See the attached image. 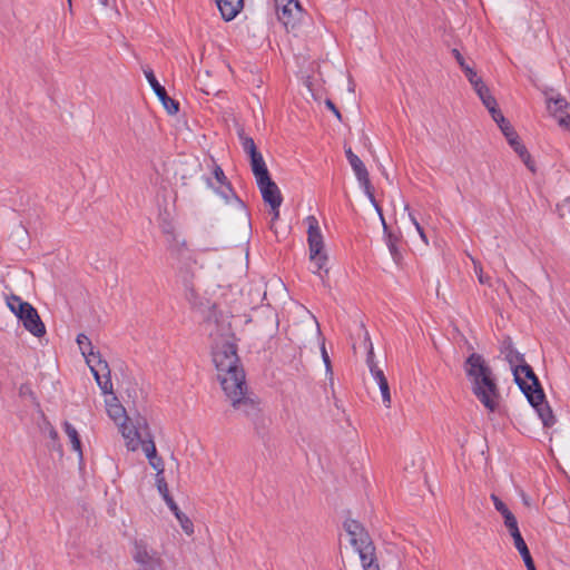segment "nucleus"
<instances>
[{"label":"nucleus","mask_w":570,"mask_h":570,"mask_svg":"<svg viewBox=\"0 0 570 570\" xmlns=\"http://www.w3.org/2000/svg\"><path fill=\"white\" fill-rule=\"evenodd\" d=\"M515 549L519 551V553L521 554L522 559H525V558L531 556L530 551L528 549L527 543H522L521 546L517 547Z\"/></svg>","instance_id":"nucleus-48"},{"label":"nucleus","mask_w":570,"mask_h":570,"mask_svg":"<svg viewBox=\"0 0 570 570\" xmlns=\"http://www.w3.org/2000/svg\"><path fill=\"white\" fill-rule=\"evenodd\" d=\"M322 357L325 363L326 370L330 372L331 371V360L328 357V354H327L324 345L322 346Z\"/></svg>","instance_id":"nucleus-49"},{"label":"nucleus","mask_w":570,"mask_h":570,"mask_svg":"<svg viewBox=\"0 0 570 570\" xmlns=\"http://www.w3.org/2000/svg\"><path fill=\"white\" fill-rule=\"evenodd\" d=\"M46 429L48 431V436L52 440L53 443H57V449L61 450V445L58 443V432L56 429L50 423H47Z\"/></svg>","instance_id":"nucleus-39"},{"label":"nucleus","mask_w":570,"mask_h":570,"mask_svg":"<svg viewBox=\"0 0 570 570\" xmlns=\"http://www.w3.org/2000/svg\"><path fill=\"white\" fill-rule=\"evenodd\" d=\"M213 361L217 368V376L222 389L237 386L243 383L245 372L239 363L236 345L227 340L217 343L213 348Z\"/></svg>","instance_id":"nucleus-3"},{"label":"nucleus","mask_w":570,"mask_h":570,"mask_svg":"<svg viewBox=\"0 0 570 570\" xmlns=\"http://www.w3.org/2000/svg\"><path fill=\"white\" fill-rule=\"evenodd\" d=\"M409 217H410V220L412 222V224L415 226L421 239L428 244V238H426V235L423 230V228L421 227V225L419 224V222L416 220L415 216L412 214V213H409Z\"/></svg>","instance_id":"nucleus-37"},{"label":"nucleus","mask_w":570,"mask_h":570,"mask_svg":"<svg viewBox=\"0 0 570 570\" xmlns=\"http://www.w3.org/2000/svg\"><path fill=\"white\" fill-rule=\"evenodd\" d=\"M371 204L374 206L375 210L377 212V214H379V216H380V219H381V222H382V226H383V230H384V235L386 236V235H387V233H392V232H391V230L389 229V227H387V224H386L385 218H384V216H383L382 208H381V206L377 204V202H376V199H375V198H374V203H371Z\"/></svg>","instance_id":"nucleus-36"},{"label":"nucleus","mask_w":570,"mask_h":570,"mask_svg":"<svg viewBox=\"0 0 570 570\" xmlns=\"http://www.w3.org/2000/svg\"><path fill=\"white\" fill-rule=\"evenodd\" d=\"M131 557L138 566V570H161L163 559L159 553L149 548L142 540H136L134 542Z\"/></svg>","instance_id":"nucleus-9"},{"label":"nucleus","mask_w":570,"mask_h":570,"mask_svg":"<svg viewBox=\"0 0 570 570\" xmlns=\"http://www.w3.org/2000/svg\"><path fill=\"white\" fill-rule=\"evenodd\" d=\"M249 158H250L252 171L256 178V183L271 177L268 169L266 167L265 160L261 153H258L255 156H252Z\"/></svg>","instance_id":"nucleus-19"},{"label":"nucleus","mask_w":570,"mask_h":570,"mask_svg":"<svg viewBox=\"0 0 570 570\" xmlns=\"http://www.w3.org/2000/svg\"><path fill=\"white\" fill-rule=\"evenodd\" d=\"M463 72L473 88L483 82L482 78L478 76L476 71L472 67L465 68V71Z\"/></svg>","instance_id":"nucleus-34"},{"label":"nucleus","mask_w":570,"mask_h":570,"mask_svg":"<svg viewBox=\"0 0 570 570\" xmlns=\"http://www.w3.org/2000/svg\"><path fill=\"white\" fill-rule=\"evenodd\" d=\"M176 519L187 535H191L194 533V523L185 513H177Z\"/></svg>","instance_id":"nucleus-28"},{"label":"nucleus","mask_w":570,"mask_h":570,"mask_svg":"<svg viewBox=\"0 0 570 570\" xmlns=\"http://www.w3.org/2000/svg\"><path fill=\"white\" fill-rule=\"evenodd\" d=\"M164 500L175 517H177V513H181L180 509L178 508L177 503L175 502V500L171 497L166 498Z\"/></svg>","instance_id":"nucleus-42"},{"label":"nucleus","mask_w":570,"mask_h":570,"mask_svg":"<svg viewBox=\"0 0 570 570\" xmlns=\"http://www.w3.org/2000/svg\"><path fill=\"white\" fill-rule=\"evenodd\" d=\"M88 365L90 371L101 390L104 395H112L114 386L111 382L110 368L106 360L101 358L100 354H97V360L88 357Z\"/></svg>","instance_id":"nucleus-10"},{"label":"nucleus","mask_w":570,"mask_h":570,"mask_svg":"<svg viewBox=\"0 0 570 570\" xmlns=\"http://www.w3.org/2000/svg\"><path fill=\"white\" fill-rule=\"evenodd\" d=\"M487 109L491 114L493 120L499 125V127L508 122L501 110L498 108L497 104L489 106Z\"/></svg>","instance_id":"nucleus-30"},{"label":"nucleus","mask_w":570,"mask_h":570,"mask_svg":"<svg viewBox=\"0 0 570 570\" xmlns=\"http://www.w3.org/2000/svg\"><path fill=\"white\" fill-rule=\"evenodd\" d=\"M464 371L474 396L488 411H497L501 395L493 371L484 357L472 353L464 362Z\"/></svg>","instance_id":"nucleus-2"},{"label":"nucleus","mask_w":570,"mask_h":570,"mask_svg":"<svg viewBox=\"0 0 570 570\" xmlns=\"http://www.w3.org/2000/svg\"><path fill=\"white\" fill-rule=\"evenodd\" d=\"M419 570H432V569L428 566H421V568Z\"/></svg>","instance_id":"nucleus-60"},{"label":"nucleus","mask_w":570,"mask_h":570,"mask_svg":"<svg viewBox=\"0 0 570 570\" xmlns=\"http://www.w3.org/2000/svg\"><path fill=\"white\" fill-rule=\"evenodd\" d=\"M350 165L360 181L361 186L364 189L365 195L367 196L368 200L371 203H374V194H373V187L370 181L368 171L363 164V161L356 156L355 158H352L350 161Z\"/></svg>","instance_id":"nucleus-15"},{"label":"nucleus","mask_w":570,"mask_h":570,"mask_svg":"<svg viewBox=\"0 0 570 570\" xmlns=\"http://www.w3.org/2000/svg\"><path fill=\"white\" fill-rule=\"evenodd\" d=\"M500 353L510 364L514 381L528 399L529 403L535 409L544 428H551L556 423V416L546 401L544 392L532 367L527 364L523 354L518 352L511 337L502 340Z\"/></svg>","instance_id":"nucleus-1"},{"label":"nucleus","mask_w":570,"mask_h":570,"mask_svg":"<svg viewBox=\"0 0 570 570\" xmlns=\"http://www.w3.org/2000/svg\"><path fill=\"white\" fill-rule=\"evenodd\" d=\"M501 515L503 518L504 525L509 532L519 528L517 518L510 510Z\"/></svg>","instance_id":"nucleus-32"},{"label":"nucleus","mask_w":570,"mask_h":570,"mask_svg":"<svg viewBox=\"0 0 570 570\" xmlns=\"http://www.w3.org/2000/svg\"><path fill=\"white\" fill-rule=\"evenodd\" d=\"M485 106L488 108L489 106L495 105V98L491 95L489 88L485 86L484 82L479 83L476 87L473 88Z\"/></svg>","instance_id":"nucleus-24"},{"label":"nucleus","mask_w":570,"mask_h":570,"mask_svg":"<svg viewBox=\"0 0 570 570\" xmlns=\"http://www.w3.org/2000/svg\"><path fill=\"white\" fill-rule=\"evenodd\" d=\"M144 73L167 112L169 115H176L179 110V104L167 95L166 89L158 82L150 68H144Z\"/></svg>","instance_id":"nucleus-11"},{"label":"nucleus","mask_w":570,"mask_h":570,"mask_svg":"<svg viewBox=\"0 0 570 570\" xmlns=\"http://www.w3.org/2000/svg\"><path fill=\"white\" fill-rule=\"evenodd\" d=\"M524 563H525V567L528 570H537L535 567H534V562L532 560V557H528L525 559H523Z\"/></svg>","instance_id":"nucleus-52"},{"label":"nucleus","mask_w":570,"mask_h":570,"mask_svg":"<svg viewBox=\"0 0 570 570\" xmlns=\"http://www.w3.org/2000/svg\"><path fill=\"white\" fill-rule=\"evenodd\" d=\"M370 372H371L372 376L374 377V380H375L377 383H380V382H382V381L386 380V377H385V375H384L383 371H382L381 368H379V367H374V368L372 367V370H371Z\"/></svg>","instance_id":"nucleus-43"},{"label":"nucleus","mask_w":570,"mask_h":570,"mask_svg":"<svg viewBox=\"0 0 570 570\" xmlns=\"http://www.w3.org/2000/svg\"><path fill=\"white\" fill-rule=\"evenodd\" d=\"M381 390L382 400L386 407L391 406V392L387 380L377 383Z\"/></svg>","instance_id":"nucleus-31"},{"label":"nucleus","mask_w":570,"mask_h":570,"mask_svg":"<svg viewBox=\"0 0 570 570\" xmlns=\"http://www.w3.org/2000/svg\"><path fill=\"white\" fill-rule=\"evenodd\" d=\"M500 129L502 134L505 136L509 145L513 144L514 141L519 140L518 134L513 129V127L508 121L507 124L500 126Z\"/></svg>","instance_id":"nucleus-29"},{"label":"nucleus","mask_w":570,"mask_h":570,"mask_svg":"<svg viewBox=\"0 0 570 570\" xmlns=\"http://www.w3.org/2000/svg\"><path fill=\"white\" fill-rule=\"evenodd\" d=\"M294 0H275V9H276V13L277 16L279 14V12L282 10L285 9V7H287L289 3H292Z\"/></svg>","instance_id":"nucleus-44"},{"label":"nucleus","mask_w":570,"mask_h":570,"mask_svg":"<svg viewBox=\"0 0 570 570\" xmlns=\"http://www.w3.org/2000/svg\"><path fill=\"white\" fill-rule=\"evenodd\" d=\"M307 224V243L309 249V259L315 269L313 273L320 274L327 263V254L324 252V239L320 228L318 220L315 216H307L305 219Z\"/></svg>","instance_id":"nucleus-8"},{"label":"nucleus","mask_w":570,"mask_h":570,"mask_svg":"<svg viewBox=\"0 0 570 570\" xmlns=\"http://www.w3.org/2000/svg\"><path fill=\"white\" fill-rule=\"evenodd\" d=\"M214 177L216 178V180L220 184V185H225L227 184V178L223 171V169L220 168V166L218 165H215V168H214Z\"/></svg>","instance_id":"nucleus-38"},{"label":"nucleus","mask_w":570,"mask_h":570,"mask_svg":"<svg viewBox=\"0 0 570 570\" xmlns=\"http://www.w3.org/2000/svg\"><path fill=\"white\" fill-rule=\"evenodd\" d=\"M386 245L389 247V250L395 262H397L401 257V254L397 248L399 237L393 233H387L385 236Z\"/></svg>","instance_id":"nucleus-25"},{"label":"nucleus","mask_w":570,"mask_h":570,"mask_svg":"<svg viewBox=\"0 0 570 570\" xmlns=\"http://www.w3.org/2000/svg\"><path fill=\"white\" fill-rule=\"evenodd\" d=\"M514 151L519 155V157L522 159L524 165L531 170L534 171V164L531 159L530 154L528 153L527 148L519 141H514L510 145Z\"/></svg>","instance_id":"nucleus-23"},{"label":"nucleus","mask_w":570,"mask_h":570,"mask_svg":"<svg viewBox=\"0 0 570 570\" xmlns=\"http://www.w3.org/2000/svg\"><path fill=\"white\" fill-rule=\"evenodd\" d=\"M179 279L185 288V296L186 298L193 304L196 305L199 303V294L198 289L195 285L194 273L188 268L184 267L179 271Z\"/></svg>","instance_id":"nucleus-17"},{"label":"nucleus","mask_w":570,"mask_h":570,"mask_svg":"<svg viewBox=\"0 0 570 570\" xmlns=\"http://www.w3.org/2000/svg\"><path fill=\"white\" fill-rule=\"evenodd\" d=\"M239 138L242 140L244 151L248 154L249 157L255 156L256 154L259 153L256 148L253 138L245 136L244 132H239Z\"/></svg>","instance_id":"nucleus-26"},{"label":"nucleus","mask_w":570,"mask_h":570,"mask_svg":"<svg viewBox=\"0 0 570 570\" xmlns=\"http://www.w3.org/2000/svg\"><path fill=\"white\" fill-rule=\"evenodd\" d=\"M472 263H473V266H474V272L478 276V279L481 284H490V278L488 276H484L483 275V269H482V266L480 264V262L475 261L474 258H472Z\"/></svg>","instance_id":"nucleus-35"},{"label":"nucleus","mask_w":570,"mask_h":570,"mask_svg":"<svg viewBox=\"0 0 570 570\" xmlns=\"http://www.w3.org/2000/svg\"><path fill=\"white\" fill-rule=\"evenodd\" d=\"M217 193L229 203L232 199H238L236 194L234 193L229 183L222 185V188L217 190Z\"/></svg>","instance_id":"nucleus-33"},{"label":"nucleus","mask_w":570,"mask_h":570,"mask_svg":"<svg viewBox=\"0 0 570 570\" xmlns=\"http://www.w3.org/2000/svg\"><path fill=\"white\" fill-rule=\"evenodd\" d=\"M515 549L519 551V553L521 554L522 559H525V558L531 556L530 551L528 549L527 543H522L521 546L517 547Z\"/></svg>","instance_id":"nucleus-46"},{"label":"nucleus","mask_w":570,"mask_h":570,"mask_svg":"<svg viewBox=\"0 0 570 570\" xmlns=\"http://www.w3.org/2000/svg\"><path fill=\"white\" fill-rule=\"evenodd\" d=\"M303 10L297 0H294L277 16L278 20L283 23L286 30L294 29L301 21Z\"/></svg>","instance_id":"nucleus-16"},{"label":"nucleus","mask_w":570,"mask_h":570,"mask_svg":"<svg viewBox=\"0 0 570 570\" xmlns=\"http://www.w3.org/2000/svg\"><path fill=\"white\" fill-rule=\"evenodd\" d=\"M223 391L235 411L253 422L259 419V403L248 393L246 380H243V383L237 382V386L225 387Z\"/></svg>","instance_id":"nucleus-7"},{"label":"nucleus","mask_w":570,"mask_h":570,"mask_svg":"<svg viewBox=\"0 0 570 570\" xmlns=\"http://www.w3.org/2000/svg\"><path fill=\"white\" fill-rule=\"evenodd\" d=\"M272 213H273L272 222L277 220L279 217V207L272 208Z\"/></svg>","instance_id":"nucleus-56"},{"label":"nucleus","mask_w":570,"mask_h":570,"mask_svg":"<svg viewBox=\"0 0 570 570\" xmlns=\"http://www.w3.org/2000/svg\"><path fill=\"white\" fill-rule=\"evenodd\" d=\"M452 55L454 56L456 62L460 65L461 69L465 71V68H469L470 66L465 62L463 56L458 49H452Z\"/></svg>","instance_id":"nucleus-40"},{"label":"nucleus","mask_w":570,"mask_h":570,"mask_svg":"<svg viewBox=\"0 0 570 570\" xmlns=\"http://www.w3.org/2000/svg\"><path fill=\"white\" fill-rule=\"evenodd\" d=\"M142 436L140 438L139 446H141L146 458L150 466L156 472H161L165 470L164 460L158 455L155 442L149 431V426L147 425V430H141Z\"/></svg>","instance_id":"nucleus-13"},{"label":"nucleus","mask_w":570,"mask_h":570,"mask_svg":"<svg viewBox=\"0 0 570 570\" xmlns=\"http://www.w3.org/2000/svg\"><path fill=\"white\" fill-rule=\"evenodd\" d=\"M156 487L163 499L171 497L169 494L168 484L164 476V471L156 472Z\"/></svg>","instance_id":"nucleus-27"},{"label":"nucleus","mask_w":570,"mask_h":570,"mask_svg":"<svg viewBox=\"0 0 570 570\" xmlns=\"http://www.w3.org/2000/svg\"><path fill=\"white\" fill-rule=\"evenodd\" d=\"M344 529L350 535V542L357 551L364 570H380L375 547L365 528L356 520L348 519Z\"/></svg>","instance_id":"nucleus-5"},{"label":"nucleus","mask_w":570,"mask_h":570,"mask_svg":"<svg viewBox=\"0 0 570 570\" xmlns=\"http://www.w3.org/2000/svg\"><path fill=\"white\" fill-rule=\"evenodd\" d=\"M547 107L558 125L570 131V105L562 97L548 98Z\"/></svg>","instance_id":"nucleus-12"},{"label":"nucleus","mask_w":570,"mask_h":570,"mask_svg":"<svg viewBox=\"0 0 570 570\" xmlns=\"http://www.w3.org/2000/svg\"><path fill=\"white\" fill-rule=\"evenodd\" d=\"M510 535L512 537L513 541H514V547H519L521 546L522 543H525V541L523 540L522 535H521V532L518 529H514L512 531L509 532Z\"/></svg>","instance_id":"nucleus-41"},{"label":"nucleus","mask_w":570,"mask_h":570,"mask_svg":"<svg viewBox=\"0 0 570 570\" xmlns=\"http://www.w3.org/2000/svg\"><path fill=\"white\" fill-rule=\"evenodd\" d=\"M67 1H68L69 7L71 8V0H67Z\"/></svg>","instance_id":"nucleus-61"},{"label":"nucleus","mask_w":570,"mask_h":570,"mask_svg":"<svg viewBox=\"0 0 570 570\" xmlns=\"http://www.w3.org/2000/svg\"><path fill=\"white\" fill-rule=\"evenodd\" d=\"M361 330L363 331L364 333V338H363V344H364V347L366 348L367 351V356H366V364L368 366V370L371 371L372 370V366L373 368L374 367H377L375 361H374V347H373V344H372V341H371V337H370V334L368 332L365 330L364 325H361Z\"/></svg>","instance_id":"nucleus-22"},{"label":"nucleus","mask_w":570,"mask_h":570,"mask_svg":"<svg viewBox=\"0 0 570 570\" xmlns=\"http://www.w3.org/2000/svg\"><path fill=\"white\" fill-rule=\"evenodd\" d=\"M495 510L498 512H500V514H503V513L508 512L510 509L507 507V504L504 502H502L495 507Z\"/></svg>","instance_id":"nucleus-53"},{"label":"nucleus","mask_w":570,"mask_h":570,"mask_svg":"<svg viewBox=\"0 0 570 570\" xmlns=\"http://www.w3.org/2000/svg\"><path fill=\"white\" fill-rule=\"evenodd\" d=\"M77 344L81 351V354L86 357L87 363H88V357L92 358V360H97V354H100L99 352L94 351L91 341L85 334H79L77 336Z\"/></svg>","instance_id":"nucleus-21"},{"label":"nucleus","mask_w":570,"mask_h":570,"mask_svg":"<svg viewBox=\"0 0 570 570\" xmlns=\"http://www.w3.org/2000/svg\"><path fill=\"white\" fill-rule=\"evenodd\" d=\"M524 563H525V567L528 570H537L535 567H534V562L532 560V557H528L525 559H523Z\"/></svg>","instance_id":"nucleus-51"},{"label":"nucleus","mask_w":570,"mask_h":570,"mask_svg":"<svg viewBox=\"0 0 570 570\" xmlns=\"http://www.w3.org/2000/svg\"><path fill=\"white\" fill-rule=\"evenodd\" d=\"M254 291H255V293H256L257 295L263 294L262 301H263V299H265V297H266V292L263 289V287H262L261 285H259V286H257V287H255V288H254Z\"/></svg>","instance_id":"nucleus-55"},{"label":"nucleus","mask_w":570,"mask_h":570,"mask_svg":"<svg viewBox=\"0 0 570 570\" xmlns=\"http://www.w3.org/2000/svg\"><path fill=\"white\" fill-rule=\"evenodd\" d=\"M165 233L168 234L173 240H177L176 234L173 229H165Z\"/></svg>","instance_id":"nucleus-58"},{"label":"nucleus","mask_w":570,"mask_h":570,"mask_svg":"<svg viewBox=\"0 0 570 570\" xmlns=\"http://www.w3.org/2000/svg\"><path fill=\"white\" fill-rule=\"evenodd\" d=\"M98 1H99L100 4H102L105 7L108 4V0H98Z\"/></svg>","instance_id":"nucleus-59"},{"label":"nucleus","mask_w":570,"mask_h":570,"mask_svg":"<svg viewBox=\"0 0 570 570\" xmlns=\"http://www.w3.org/2000/svg\"><path fill=\"white\" fill-rule=\"evenodd\" d=\"M217 7L225 21L233 20L242 10L243 0H216Z\"/></svg>","instance_id":"nucleus-18"},{"label":"nucleus","mask_w":570,"mask_h":570,"mask_svg":"<svg viewBox=\"0 0 570 570\" xmlns=\"http://www.w3.org/2000/svg\"><path fill=\"white\" fill-rule=\"evenodd\" d=\"M63 430L71 443L72 450L75 452H77L78 458L81 460L82 459V448H81V441H80L78 431L68 421L63 422Z\"/></svg>","instance_id":"nucleus-20"},{"label":"nucleus","mask_w":570,"mask_h":570,"mask_svg":"<svg viewBox=\"0 0 570 570\" xmlns=\"http://www.w3.org/2000/svg\"><path fill=\"white\" fill-rule=\"evenodd\" d=\"M7 306L22 322L23 327L36 337L46 334V326L41 321L37 309L28 302H24L18 295L7 297Z\"/></svg>","instance_id":"nucleus-6"},{"label":"nucleus","mask_w":570,"mask_h":570,"mask_svg":"<svg viewBox=\"0 0 570 570\" xmlns=\"http://www.w3.org/2000/svg\"><path fill=\"white\" fill-rule=\"evenodd\" d=\"M491 500H492V502H493V504H494V508H495L497 505H499L500 503H502V502H503V501H502L498 495H495V494H491Z\"/></svg>","instance_id":"nucleus-57"},{"label":"nucleus","mask_w":570,"mask_h":570,"mask_svg":"<svg viewBox=\"0 0 570 570\" xmlns=\"http://www.w3.org/2000/svg\"><path fill=\"white\" fill-rule=\"evenodd\" d=\"M524 563H525V567L528 570H537L535 567H534V562L532 560V557H528L525 559H523Z\"/></svg>","instance_id":"nucleus-50"},{"label":"nucleus","mask_w":570,"mask_h":570,"mask_svg":"<svg viewBox=\"0 0 570 570\" xmlns=\"http://www.w3.org/2000/svg\"><path fill=\"white\" fill-rule=\"evenodd\" d=\"M106 399V409L109 417L118 425L121 435L126 441L129 451H136L139 448L141 430H147V420L144 416H136L134 420L128 417L125 407L120 404L118 397L112 394Z\"/></svg>","instance_id":"nucleus-4"},{"label":"nucleus","mask_w":570,"mask_h":570,"mask_svg":"<svg viewBox=\"0 0 570 570\" xmlns=\"http://www.w3.org/2000/svg\"><path fill=\"white\" fill-rule=\"evenodd\" d=\"M345 155H346V158L347 160L350 161L352 158H355L357 155H355L352 149L348 147V148H345Z\"/></svg>","instance_id":"nucleus-54"},{"label":"nucleus","mask_w":570,"mask_h":570,"mask_svg":"<svg viewBox=\"0 0 570 570\" xmlns=\"http://www.w3.org/2000/svg\"><path fill=\"white\" fill-rule=\"evenodd\" d=\"M325 105H326V107H327L331 111H333V114L336 116V118H337V119H341V118H342L340 110L336 108V106L333 104V101H332V100L327 99V100L325 101Z\"/></svg>","instance_id":"nucleus-45"},{"label":"nucleus","mask_w":570,"mask_h":570,"mask_svg":"<svg viewBox=\"0 0 570 570\" xmlns=\"http://www.w3.org/2000/svg\"><path fill=\"white\" fill-rule=\"evenodd\" d=\"M257 186L263 200L268 204L271 208L281 207L283 197L278 186L271 177L257 181Z\"/></svg>","instance_id":"nucleus-14"},{"label":"nucleus","mask_w":570,"mask_h":570,"mask_svg":"<svg viewBox=\"0 0 570 570\" xmlns=\"http://www.w3.org/2000/svg\"><path fill=\"white\" fill-rule=\"evenodd\" d=\"M515 549L519 551V553L521 554L522 559H525V558L531 556L530 551L528 549L527 543H522L521 546L517 547Z\"/></svg>","instance_id":"nucleus-47"}]
</instances>
